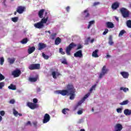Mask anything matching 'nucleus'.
<instances>
[{"instance_id": "nucleus-36", "label": "nucleus", "mask_w": 131, "mask_h": 131, "mask_svg": "<svg viewBox=\"0 0 131 131\" xmlns=\"http://www.w3.org/2000/svg\"><path fill=\"white\" fill-rule=\"evenodd\" d=\"M126 25L128 28H131V20H128L126 23Z\"/></svg>"}, {"instance_id": "nucleus-64", "label": "nucleus", "mask_w": 131, "mask_h": 131, "mask_svg": "<svg viewBox=\"0 0 131 131\" xmlns=\"http://www.w3.org/2000/svg\"><path fill=\"white\" fill-rule=\"evenodd\" d=\"M110 57H111V56H110V55H106V58H110Z\"/></svg>"}, {"instance_id": "nucleus-18", "label": "nucleus", "mask_w": 131, "mask_h": 131, "mask_svg": "<svg viewBox=\"0 0 131 131\" xmlns=\"http://www.w3.org/2000/svg\"><path fill=\"white\" fill-rule=\"evenodd\" d=\"M120 74L122 75V76H123L124 78H128V76L129 75L128 73L126 72H122L120 73Z\"/></svg>"}, {"instance_id": "nucleus-21", "label": "nucleus", "mask_w": 131, "mask_h": 131, "mask_svg": "<svg viewBox=\"0 0 131 131\" xmlns=\"http://www.w3.org/2000/svg\"><path fill=\"white\" fill-rule=\"evenodd\" d=\"M34 51H35V47H30L28 50V54H32V53L34 52Z\"/></svg>"}, {"instance_id": "nucleus-53", "label": "nucleus", "mask_w": 131, "mask_h": 131, "mask_svg": "<svg viewBox=\"0 0 131 131\" xmlns=\"http://www.w3.org/2000/svg\"><path fill=\"white\" fill-rule=\"evenodd\" d=\"M33 124L34 127H37V122H36V121L33 122Z\"/></svg>"}, {"instance_id": "nucleus-62", "label": "nucleus", "mask_w": 131, "mask_h": 131, "mask_svg": "<svg viewBox=\"0 0 131 131\" xmlns=\"http://www.w3.org/2000/svg\"><path fill=\"white\" fill-rule=\"evenodd\" d=\"M40 88H37V92H40Z\"/></svg>"}, {"instance_id": "nucleus-54", "label": "nucleus", "mask_w": 131, "mask_h": 131, "mask_svg": "<svg viewBox=\"0 0 131 131\" xmlns=\"http://www.w3.org/2000/svg\"><path fill=\"white\" fill-rule=\"evenodd\" d=\"M83 113V112H82V111L81 110H79L77 112V114L78 115H81V114H82V113Z\"/></svg>"}, {"instance_id": "nucleus-39", "label": "nucleus", "mask_w": 131, "mask_h": 131, "mask_svg": "<svg viewBox=\"0 0 131 131\" xmlns=\"http://www.w3.org/2000/svg\"><path fill=\"white\" fill-rule=\"evenodd\" d=\"M96 86H97L96 84H94V85H93L92 86V88L90 89V92H93V91L95 90H96Z\"/></svg>"}, {"instance_id": "nucleus-7", "label": "nucleus", "mask_w": 131, "mask_h": 131, "mask_svg": "<svg viewBox=\"0 0 131 131\" xmlns=\"http://www.w3.org/2000/svg\"><path fill=\"white\" fill-rule=\"evenodd\" d=\"M12 75L14 77H19L21 75V70L16 69L12 72Z\"/></svg>"}, {"instance_id": "nucleus-28", "label": "nucleus", "mask_w": 131, "mask_h": 131, "mask_svg": "<svg viewBox=\"0 0 131 131\" xmlns=\"http://www.w3.org/2000/svg\"><path fill=\"white\" fill-rule=\"evenodd\" d=\"M67 111H69V110L68 109V108H63L62 110V113L63 114H64V115H66V114H68V112H67Z\"/></svg>"}, {"instance_id": "nucleus-13", "label": "nucleus", "mask_w": 131, "mask_h": 131, "mask_svg": "<svg viewBox=\"0 0 131 131\" xmlns=\"http://www.w3.org/2000/svg\"><path fill=\"white\" fill-rule=\"evenodd\" d=\"M123 127L122 125L120 124H117L115 126V130L114 131H121V129H122Z\"/></svg>"}, {"instance_id": "nucleus-63", "label": "nucleus", "mask_w": 131, "mask_h": 131, "mask_svg": "<svg viewBox=\"0 0 131 131\" xmlns=\"http://www.w3.org/2000/svg\"><path fill=\"white\" fill-rule=\"evenodd\" d=\"M2 120H3V117L1 116H0V122L1 121H2Z\"/></svg>"}, {"instance_id": "nucleus-2", "label": "nucleus", "mask_w": 131, "mask_h": 131, "mask_svg": "<svg viewBox=\"0 0 131 131\" xmlns=\"http://www.w3.org/2000/svg\"><path fill=\"white\" fill-rule=\"evenodd\" d=\"M77 46V45L73 42L71 43L66 49V53L67 55H68V56H70V55H71V53H70L71 50L74 49V48L76 47Z\"/></svg>"}, {"instance_id": "nucleus-25", "label": "nucleus", "mask_w": 131, "mask_h": 131, "mask_svg": "<svg viewBox=\"0 0 131 131\" xmlns=\"http://www.w3.org/2000/svg\"><path fill=\"white\" fill-rule=\"evenodd\" d=\"M108 43L110 46H112L113 45V44L114 43V42H113V39H112V36H110L108 37Z\"/></svg>"}, {"instance_id": "nucleus-35", "label": "nucleus", "mask_w": 131, "mask_h": 131, "mask_svg": "<svg viewBox=\"0 0 131 131\" xmlns=\"http://www.w3.org/2000/svg\"><path fill=\"white\" fill-rule=\"evenodd\" d=\"M89 96H90V94H86L82 98V102H84L85 101L86 99H88L89 98Z\"/></svg>"}, {"instance_id": "nucleus-16", "label": "nucleus", "mask_w": 131, "mask_h": 131, "mask_svg": "<svg viewBox=\"0 0 131 131\" xmlns=\"http://www.w3.org/2000/svg\"><path fill=\"white\" fill-rule=\"evenodd\" d=\"M45 13V9H41L39 11L38 13V16L41 19L43 18V13Z\"/></svg>"}, {"instance_id": "nucleus-47", "label": "nucleus", "mask_w": 131, "mask_h": 131, "mask_svg": "<svg viewBox=\"0 0 131 131\" xmlns=\"http://www.w3.org/2000/svg\"><path fill=\"white\" fill-rule=\"evenodd\" d=\"M108 29H105L104 30V31L103 33V35H106V34H107V33H108Z\"/></svg>"}, {"instance_id": "nucleus-11", "label": "nucleus", "mask_w": 131, "mask_h": 131, "mask_svg": "<svg viewBox=\"0 0 131 131\" xmlns=\"http://www.w3.org/2000/svg\"><path fill=\"white\" fill-rule=\"evenodd\" d=\"M47 48V44L39 42L38 45V50L39 51H41V50H43V49H46Z\"/></svg>"}, {"instance_id": "nucleus-22", "label": "nucleus", "mask_w": 131, "mask_h": 131, "mask_svg": "<svg viewBox=\"0 0 131 131\" xmlns=\"http://www.w3.org/2000/svg\"><path fill=\"white\" fill-rule=\"evenodd\" d=\"M61 38L58 37L55 39V43L56 46H58V45H60V43H61Z\"/></svg>"}, {"instance_id": "nucleus-44", "label": "nucleus", "mask_w": 131, "mask_h": 131, "mask_svg": "<svg viewBox=\"0 0 131 131\" xmlns=\"http://www.w3.org/2000/svg\"><path fill=\"white\" fill-rule=\"evenodd\" d=\"M18 112H17V111H16V110L15 108L13 109V114L14 116H15L16 117L18 116Z\"/></svg>"}, {"instance_id": "nucleus-23", "label": "nucleus", "mask_w": 131, "mask_h": 131, "mask_svg": "<svg viewBox=\"0 0 131 131\" xmlns=\"http://www.w3.org/2000/svg\"><path fill=\"white\" fill-rule=\"evenodd\" d=\"M124 114L125 115H131V110L126 109L124 111Z\"/></svg>"}, {"instance_id": "nucleus-59", "label": "nucleus", "mask_w": 131, "mask_h": 131, "mask_svg": "<svg viewBox=\"0 0 131 131\" xmlns=\"http://www.w3.org/2000/svg\"><path fill=\"white\" fill-rule=\"evenodd\" d=\"M69 10H70V7L68 6V7L66 8V10H67L68 12H69Z\"/></svg>"}, {"instance_id": "nucleus-38", "label": "nucleus", "mask_w": 131, "mask_h": 131, "mask_svg": "<svg viewBox=\"0 0 131 131\" xmlns=\"http://www.w3.org/2000/svg\"><path fill=\"white\" fill-rule=\"evenodd\" d=\"M4 62H5V59L4 57L0 58V64L1 65H4Z\"/></svg>"}, {"instance_id": "nucleus-24", "label": "nucleus", "mask_w": 131, "mask_h": 131, "mask_svg": "<svg viewBox=\"0 0 131 131\" xmlns=\"http://www.w3.org/2000/svg\"><path fill=\"white\" fill-rule=\"evenodd\" d=\"M29 81H30L31 82H35V81H37V78H35V77H30L29 78Z\"/></svg>"}, {"instance_id": "nucleus-31", "label": "nucleus", "mask_w": 131, "mask_h": 131, "mask_svg": "<svg viewBox=\"0 0 131 131\" xmlns=\"http://www.w3.org/2000/svg\"><path fill=\"white\" fill-rule=\"evenodd\" d=\"M42 56L45 60H49V58H50V56H49V55H45V53H42Z\"/></svg>"}, {"instance_id": "nucleus-50", "label": "nucleus", "mask_w": 131, "mask_h": 131, "mask_svg": "<svg viewBox=\"0 0 131 131\" xmlns=\"http://www.w3.org/2000/svg\"><path fill=\"white\" fill-rule=\"evenodd\" d=\"M117 112H118V113H121V112H122V108H117Z\"/></svg>"}, {"instance_id": "nucleus-55", "label": "nucleus", "mask_w": 131, "mask_h": 131, "mask_svg": "<svg viewBox=\"0 0 131 131\" xmlns=\"http://www.w3.org/2000/svg\"><path fill=\"white\" fill-rule=\"evenodd\" d=\"M33 102L34 104H36L37 103V102H38L37 99L34 98L33 99Z\"/></svg>"}, {"instance_id": "nucleus-20", "label": "nucleus", "mask_w": 131, "mask_h": 131, "mask_svg": "<svg viewBox=\"0 0 131 131\" xmlns=\"http://www.w3.org/2000/svg\"><path fill=\"white\" fill-rule=\"evenodd\" d=\"M98 52H99V50H95L92 53V56L94 57V58H98L99 55H98Z\"/></svg>"}, {"instance_id": "nucleus-1", "label": "nucleus", "mask_w": 131, "mask_h": 131, "mask_svg": "<svg viewBox=\"0 0 131 131\" xmlns=\"http://www.w3.org/2000/svg\"><path fill=\"white\" fill-rule=\"evenodd\" d=\"M76 90L72 84L67 85V90L56 91L57 94H60L62 96H70V100H74Z\"/></svg>"}, {"instance_id": "nucleus-26", "label": "nucleus", "mask_w": 131, "mask_h": 131, "mask_svg": "<svg viewBox=\"0 0 131 131\" xmlns=\"http://www.w3.org/2000/svg\"><path fill=\"white\" fill-rule=\"evenodd\" d=\"M9 90H12V91H15L16 90V86L13 84H11L10 85L8 86Z\"/></svg>"}, {"instance_id": "nucleus-27", "label": "nucleus", "mask_w": 131, "mask_h": 131, "mask_svg": "<svg viewBox=\"0 0 131 131\" xmlns=\"http://www.w3.org/2000/svg\"><path fill=\"white\" fill-rule=\"evenodd\" d=\"M15 61H16V58H8V62L10 64H14Z\"/></svg>"}, {"instance_id": "nucleus-61", "label": "nucleus", "mask_w": 131, "mask_h": 131, "mask_svg": "<svg viewBox=\"0 0 131 131\" xmlns=\"http://www.w3.org/2000/svg\"><path fill=\"white\" fill-rule=\"evenodd\" d=\"M94 41H95V39H92L91 40L90 42H91V43H93V42H94Z\"/></svg>"}, {"instance_id": "nucleus-51", "label": "nucleus", "mask_w": 131, "mask_h": 131, "mask_svg": "<svg viewBox=\"0 0 131 131\" xmlns=\"http://www.w3.org/2000/svg\"><path fill=\"white\" fill-rule=\"evenodd\" d=\"M82 103H83V101H82V99L80 101L78 102L77 104V106H80V105H81V104H82Z\"/></svg>"}, {"instance_id": "nucleus-43", "label": "nucleus", "mask_w": 131, "mask_h": 131, "mask_svg": "<svg viewBox=\"0 0 131 131\" xmlns=\"http://www.w3.org/2000/svg\"><path fill=\"white\" fill-rule=\"evenodd\" d=\"M120 90H121V91H123L124 92H128V88H123V87H121V88H120Z\"/></svg>"}, {"instance_id": "nucleus-14", "label": "nucleus", "mask_w": 131, "mask_h": 131, "mask_svg": "<svg viewBox=\"0 0 131 131\" xmlns=\"http://www.w3.org/2000/svg\"><path fill=\"white\" fill-rule=\"evenodd\" d=\"M118 8H119V3L118 2L114 3L112 5V9L113 10H117Z\"/></svg>"}, {"instance_id": "nucleus-30", "label": "nucleus", "mask_w": 131, "mask_h": 131, "mask_svg": "<svg viewBox=\"0 0 131 131\" xmlns=\"http://www.w3.org/2000/svg\"><path fill=\"white\" fill-rule=\"evenodd\" d=\"M28 41V39L27 38H24L21 41V42L23 43V45H25V43H27Z\"/></svg>"}, {"instance_id": "nucleus-45", "label": "nucleus", "mask_w": 131, "mask_h": 131, "mask_svg": "<svg viewBox=\"0 0 131 131\" xmlns=\"http://www.w3.org/2000/svg\"><path fill=\"white\" fill-rule=\"evenodd\" d=\"M61 63L62 64H64L65 65H67V64H68V62H67V60L65 58L63 59V60L61 61Z\"/></svg>"}, {"instance_id": "nucleus-34", "label": "nucleus", "mask_w": 131, "mask_h": 131, "mask_svg": "<svg viewBox=\"0 0 131 131\" xmlns=\"http://www.w3.org/2000/svg\"><path fill=\"white\" fill-rule=\"evenodd\" d=\"M57 36V33H53L51 35L50 38L51 39H55L56 38V36Z\"/></svg>"}, {"instance_id": "nucleus-33", "label": "nucleus", "mask_w": 131, "mask_h": 131, "mask_svg": "<svg viewBox=\"0 0 131 131\" xmlns=\"http://www.w3.org/2000/svg\"><path fill=\"white\" fill-rule=\"evenodd\" d=\"M128 104V100L123 101L122 102L120 103V105H127Z\"/></svg>"}, {"instance_id": "nucleus-5", "label": "nucleus", "mask_w": 131, "mask_h": 131, "mask_svg": "<svg viewBox=\"0 0 131 131\" xmlns=\"http://www.w3.org/2000/svg\"><path fill=\"white\" fill-rule=\"evenodd\" d=\"M26 11V8L24 6H18L16 8V12L18 13V14H23L24 12Z\"/></svg>"}, {"instance_id": "nucleus-52", "label": "nucleus", "mask_w": 131, "mask_h": 131, "mask_svg": "<svg viewBox=\"0 0 131 131\" xmlns=\"http://www.w3.org/2000/svg\"><path fill=\"white\" fill-rule=\"evenodd\" d=\"M0 114H1V116H5V111H1L0 112Z\"/></svg>"}, {"instance_id": "nucleus-40", "label": "nucleus", "mask_w": 131, "mask_h": 131, "mask_svg": "<svg viewBox=\"0 0 131 131\" xmlns=\"http://www.w3.org/2000/svg\"><path fill=\"white\" fill-rule=\"evenodd\" d=\"M96 86H97L96 84H94V85H93L92 86V88L90 89V92H93V91L95 90H96Z\"/></svg>"}, {"instance_id": "nucleus-37", "label": "nucleus", "mask_w": 131, "mask_h": 131, "mask_svg": "<svg viewBox=\"0 0 131 131\" xmlns=\"http://www.w3.org/2000/svg\"><path fill=\"white\" fill-rule=\"evenodd\" d=\"M5 86V82H0V90H3V88Z\"/></svg>"}, {"instance_id": "nucleus-49", "label": "nucleus", "mask_w": 131, "mask_h": 131, "mask_svg": "<svg viewBox=\"0 0 131 131\" xmlns=\"http://www.w3.org/2000/svg\"><path fill=\"white\" fill-rule=\"evenodd\" d=\"M83 47L81 45H78L77 50H80V49H82Z\"/></svg>"}, {"instance_id": "nucleus-6", "label": "nucleus", "mask_w": 131, "mask_h": 131, "mask_svg": "<svg viewBox=\"0 0 131 131\" xmlns=\"http://www.w3.org/2000/svg\"><path fill=\"white\" fill-rule=\"evenodd\" d=\"M27 106L28 107H29L32 110H34V109L38 108V104L32 102H28Z\"/></svg>"}, {"instance_id": "nucleus-48", "label": "nucleus", "mask_w": 131, "mask_h": 131, "mask_svg": "<svg viewBox=\"0 0 131 131\" xmlns=\"http://www.w3.org/2000/svg\"><path fill=\"white\" fill-rule=\"evenodd\" d=\"M53 78L56 79L57 77L56 76V72H53L52 73Z\"/></svg>"}, {"instance_id": "nucleus-32", "label": "nucleus", "mask_w": 131, "mask_h": 131, "mask_svg": "<svg viewBox=\"0 0 131 131\" xmlns=\"http://www.w3.org/2000/svg\"><path fill=\"white\" fill-rule=\"evenodd\" d=\"M126 33V32H125L124 30H122L120 32L119 34V36H122V35H123V34H124V33Z\"/></svg>"}, {"instance_id": "nucleus-10", "label": "nucleus", "mask_w": 131, "mask_h": 131, "mask_svg": "<svg viewBox=\"0 0 131 131\" xmlns=\"http://www.w3.org/2000/svg\"><path fill=\"white\" fill-rule=\"evenodd\" d=\"M50 119H51L50 115H49V114H46L44 116L43 123H47V122H49L50 121Z\"/></svg>"}, {"instance_id": "nucleus-29", "label": "nucleus", "mask_w": 131, "mask_h": 131, "mask_svg": "<svg viewBox=\"0 0 131 131\" xmlns=\"http://www.w3.org/2000/svg\"><path fill=\"white\" fill-rule=\"evenodd\" d=\"M94 24H95V20L90 21L88 26V29H90L91 28V26Z\"/></svg>"}, {"instance_id": "nucleus-41", "label": "nucleus", "mask_w": 131, "mask_h": 131, "mask_svg": "<svg viewBox=\"0 0 131 131\" xmlns=\"http://www.w3.org/2000/svg\"><path fill=\"white\" fill-rule=\"evenodd\" d=\"M59 53L61 55H65V52L63 51V48H59Z\"/></svg>"}, {"instance_id": "nucleus-9", "label": "nucleus", "mask_w": 131, "mask_h": 131, "mask_svg": "<svg viewBox=\"0 0 131 131\" xmlns=\"http://www.w3.org/2000/svg\"><path fill=\"white\" fill-rule=\"evenodd\" d=\"M74 57H75V58H82V51L79 50L77 51L76 53H74Z\"/></svg>"}, {"instance_id": "nucleus-60", "label": "nucleus", "mask_w": 131, "mask_h": 131, "mask_svg": "<svg viewBox=\"0 0 131 131\" xmlns=\"http://www.w3.org/2000/svg\"><path fill=\"white\" fill-rule=\"evenodd\" d=\"M78 108V105H76L74 108V110L75 111V110H76V109H77Z\"/></svg>"}, {"instance_id": "nucleus-3", "label": "nucleus", "mask_w": 131, "mask_h": 131, "mask_svg": "<svg viewBox=\"0 0 131 131\" xmlns=\"http://www.w3.org/2000/svg\"><path fill=\"white\" fill-rule=\"evenodd\" d=\"M120 11L123 18H128L129 17V11L126 8H121Z\"/></svg>"}, {"instance_id": "nucleus-56", "label": "nucleus", "mask_w": 131, "mask_h": 131, "mask_svg": "<svg viewBox=\"0 0 131 131\" xmlns=\"http://www.w3.org/2000/svg\"><path fill=\"white\" fill-rule=\"evenodd\" d=\"M10 104H14L15 103V100L11 99L9 101Z\"/></svg>"}, {"instance_id": "nucleus-15", "label": "nucleus", "mask_w": 131, "mask_h": 131, "mask_svg": "<svg viewBox=\"0 0 131 131\" xmlns=\"http://www.w3.org/2000/svg\"><path fill=\"white\" fill-rule=\"evenodd\" d=\"M83 15L84 16V20H86V18L90 17V13H89L88 10H85L83 12Z\"/></svg>"}, {"instance_id": "nucleus-57", "label": "nucleus", "mask_w": 131, "mask_h": 131, "mask_svg": "<svg viewBox=\"0 0 131 131\" xmlns=\"http://www.w3.org/2000/svg\"><path fill=\"white\" fill-rule=\"evenodd\" d=\"M26 125H30L31 126L32 124H31V122H30V121H28L26 123Z\"/></svg>"}, {"instance_id": "nucleus-46", "label": "nucleus", "mask_w": 131, "mask_h": 131, "mask_svg": "<svg viewBox=\"0 0 131 131\" xmlns=\"http://www.w3.org/2000/svg\"><path fill=\"white\" fill-rule=\"evenodd\" d=\"M5 79V77L3 74H0V81H2V80H4Z\"/></svg>"}, {"instance_id": "nucleus-17", "label": "nucleus", "mask_w": 131, "mask_h": 131, "mask_svg": "<svg viewBox=\"0 0 131 131\" xmlns=\"http://www.w3.org/2000/svg\"><path fill=\"white\" fill-rule=\"evenodd\" d=\"M48 20H49V16H47L46 17H43L41 19L40 22L42 24H46V23H47V22H48Z\"/></svg>"}, {"instance_id": "nucleus-42", "label": "nucleus", "mask_w": 131, "mask_h": 131, "mask_svg": "<svg viewBox=\"0 0 131 131\" xmlns=\"http://www.w3.org/2000/svg\"><path fill=\"white\" fill-rule=\"evenodd\" d=\"M12 21H13V22L16 23L17 22V21H18V17H12L11 18Z\"/></svg>"}, {"instance_id": "nucleus-8", "label": "nucleus", "mask_w": 131, "mask_h": 131, "mask_svg": "<svg viewBox=\"0 0 131 131\" xmlns=\"http://www.w3.org/2000/svg\"><path fill=\"white\" fill-rule=\"evenodd\" d=\"M107 71L108 70L106 69V66H103L102 69L101 73L99 75V78H102V77H103V76H104V75H105V74L107 73Z\"/></svg>"}, {"instance_id": "nucleus-19", "label": "nucleus", "mask_w": 131, "mask_h": 131, "mask_svg": "<svg viewBox=\"0 0 131 131\" xmlns=\"http://www.w3.org/2000/svg\"><path fill=\"white\" fill-rule=\"evenodd\" d=\"M106 25L107 28H114V24L112 22L108 21L106 23Z\"/></svg>"}, {"instance_id": "nucleus-58", "label": "nucleus", "mask_w": 131, "mask_h": 131, "mask_svg": "<svg viewBox=\"0 0 131 131\" xmlns=\"http://www.w3.org/2000/svg\"><path fill=\"white\" fill-rule=\"evenodd\" d=\"M98 5H100L99 2H95L93 4V6L95 7V6H98Z\"/></svg>"}, {"instance_id": "nucleus-12", "label": "nucleus", "mask_w": 131, "mask_h": 131, "mask_svg": "<svg viewBox=\"0 0 131 131\" xmlns=\"http://www.w3.org/2000/svg\"><path fill=\"white\" fill-rule=\"evenodd\" d=\"M34 26L35 27V28H38V29H41V28H43V27H45V25L42 24L40 21L34 24Z\"/></svg>"}, {"instance_id": "nucleus-4", "label": "nucleus", "mask_w": 131, "mask_h": 131, "mask_svg": "<svg viewBox=\"0 0 131 131\" xmlns=\"http://www.w3.org/2000/svg\"><path fill=\"white\" fill-rule=\"evenodd\" d=\"M28 69L30 70H38L40 69V64L39 63H32L31 64Z\"/></svg>"}]
</instances>
